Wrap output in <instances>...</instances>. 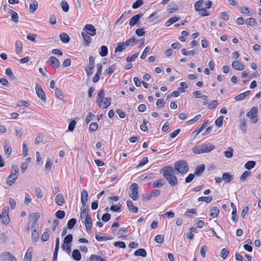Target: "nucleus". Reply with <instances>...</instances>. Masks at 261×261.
I'll list each match as a JSON object with an SVG mask.
<instances>
[{
  "mask_svg": "<svg viewBox=\"0 0 261 261\" xmlns=\"http://www.w3.org/2000/svg\"><path fill=\"white\" fill-rule=\"evenodd\" d=\"M56 203L60 206L63 205L65 203L64 196L62 194H58L55 197V199Z\"/></svg>",
  "mask_w": 261,
  "mask_h": 261,
  "instance_id": "a211bd4d",
  "label": "nucleus"
},
{
  "mask_svg": "<svg viewBox=\"0 0 261 261\" xmlns=\"http://www.w3.org/2000/svg\"><path fill=\"white\" fill-rule=\"evenodd\" d=\"M0 261H16V258L8 252H4L0 255Z\"/></svg>",
  "mask_w": 261,
  "mask_h": 261,
  "instance_id": "9d476101",
  "label": "nucleus"
},
{
  "mask_svg": "<svg viewBox=\"0 0 261 261\" xmlns=\"http://www.w3.org/2000/svg\"><path fill=\"white\" fill-rule=\"evenodd\" d=\"M91 259L94 261H105L103 258L95 254L91 255Z\"/></svg>",
  "mask_w": 261,
  "mask_h": 261,
  "instance_id": "774afa93",
  "label": "nucleus"
},
{
  "mask_svg": "<svg viewBox=\"0 0 261 261\" xmlns=\"http://www.w3.org/2000/svg\"><path fill=\"white\" fill-rule=\"evenodd\" d=\"M48 62L55 68H58L59 67L60 62L55 57H50L48 59Z\"/></svg>",
  "mask_w": 261,
  "mask_h": 261,
  "instance_id": "dca6fc26",
  "label": "nucleus"
},
{
  "mask_svg": "<svg viewBox=\"0 0 261 261\" xmlns=\"http://www.w3.org/2000/svg\"><path fill=\"white\" fill-rule=\"evenodd\" d=\"M213 200V198L211 196L208 197H203L201 196L198 198V201L199 202L203 201L207 203H210Z\"/></svg>",
  "mask_w": 261,
  "mask_h": 261,
  "instance_id": "a19ab883",
  "label": "nucleus"
},
{
  "mask_svg": "<svg viewBox=\"0 0 261 261\" xmlns=\"http://www.w3.org/2000/svg\"><path fill=\"white\" fill-rule=\"evenodd\" d=\"M4 151L5 154L9 157L12 153V148L11 146L7 143L4 145Z\"/></svg>",
  "mask_w": 261,
  "mask_h": 261,
  "instance_id": "4c0bfd02",
  "label": "nucleus"
},
{
  "mask_svg": "<svg viewBox=\"0 0 261 261\" xmlns=\"http://www.w3.org/2000/svg\"><path fill=\"white\" fill-rule=\"evenodd\" d=\"M98 125L96 122H92L89 125V130L91 132L95 131L98 128Z\"/></svg>",
  "mask_w": 261,
  "mask_h": 261,
  "instance_id": "e2e57ef3",
  "label": "nucleus"
},
{
  "mask_svg": "<svg viewBox=\"0 0 261 261\" xmlns=\"http://www.w3.org/2000/svg\"><path fill=\"white\" fill-rule=\"evenodd\" d=\"M33 252V249L32 247H29L25 254L23 261H31L32 256Z\"/></svg>",
  "mask_w": 261,
  "mask_h": 261,
  "instance_id": "412c9836",
  "label": "nucleus"
},
{
  "mask_svg": "<svg viewBox=\"0 0 261 261\" xmlns=\"http://www.w3.org/2000/svg\"><path fill=\"white\" fill-rule=\"evenodd\" d=\"M219 18L224 20H228L229 18V14L227 12H222L220 13Z\"/></svg>",
  "mask_w": 261,
  "mask_h": 261,
  "instance_id": "8fccbe9b",
  "label": "nucleus"
},
{
  "mask_svg": "<svg viewBox=\"0 0 261 261\" xmlns=\"http://www.w3.org/2000/svg\"><path fill=\"white\" fill-rule=\"evenodd\" d=\"M108 48L105 45H102L100 48V51L99 52V55L101 57H105L108 55Z\"/></svg>",
  "mask_w": 261,
  "mask_h": 261,
  "instance_id": "49530a36",
  "label": "nucleus"
},
{
  "mask_svg": "<svg viewBox=\"0 0 261 261\" xmlns=\"http://www.w3.org/2000/svg\"><path fill=\"white\" fill-rule=\"evenodd\" d=\"M208 120H205L202 125L198 129H196L195 131L193 132V134H195V136L198 135L205 127L206 125L208 123Z\"/></svg>",
  "mask_w": 261,
  "mask_h": 261,
  "instance_id": "72a5a7b5",
  "label": "nucleus"
},
{
  "mask_svg": "<svg viewBox=\"0 0 261 261\" xmlns=\"http://www.w3.org/2000/svg\"><path fill=\"white\" fill-rule=\"evenodd\" d=\"M231 66L232 68L237 70H243L245 68L244 65L238 61H233Z\"/></svg>",
  "mask_w": 261,
  "mask_h": 261,
  "instance_id": "aec40b11",
  "label": "nucleus"
},
{
  "mask_svg": "<svg viewBox=\"0 0 261 261\" xmlns=\"http://www.w3.org/2000/svg\"><path fill=\"white\" fill-rule=\"evenodd\" d=\"M229 253V251L226 248H223L221 250L220 256L223 259H225Z\"/></svg>",
  "mask_w": 261,
  "mask_h": 261,
  "instance_id": "13d9d810",
  "label": "nucleus"
},
{
  "mask_svg": "<svg viewBox=\"0 0 261 261\" xmlns=\"http://www.w3.org/2000/svg\"><path fill=\"white\" fill-rule=\"evenodd\" d=\"M250 93V91H246V92L241 93L240 94H238L234 97V99L236 100H241L242 99H244L246 97H247L248 95H249Z\"/></svg>",
  "mask_w": 261,
  "mask_h": 261,
  "instance_id": "393cba45",
  "label": "nucleus"
},
{
  "mask_svg": "<svg viewBox=\"0 0 261 261\" xmlns=\"http://www.w3.org/2000/svg\"><path fill=\"white\" fill-rule=\"evenodd\" d=\"M15 50L17 54H19L22 51V44L19 40L15 42Z\"/></svg>",
  "mask_w": 261,
  "mask_h": 261,
  "instance_id": "473e14b6",
  "label": "nucleus"
},
{
  "mask_svg": "<svg viewBox=\"0 0 261 261\" xmlns=\"http://www.w3.org/2000/svg\"><path fill=\"white\" fill-rule=\"evenodd\" d=\"M245 23L247 25L254 27L257 24V22L255 20V19L254 18L250 17L249 18H247L246 21Z\"/></svg>",
  "mask_w": 261,
  "mask_h": 261,
  "instance_id": "e433bc0d",
  "label": "nucleus"
},
{
  "mask_svg": "<svg viewBox=\"0 0 261 261\" xmlns=\"http://www.w3.org/2000/svg\"><path fill=\"white\" fill-rule=\"evenodd\" d=\"M39 217L40 215L38 213H34L30 215V219L33 221L34 224L37 222Z\"/></svg>",
  "mask_w": 261,
  "mask_h": 261,
  "instance_id": "58836bf2",
  "label": "nucleus"
},
{
  "mask_svg": "<svg viewBox=\"0 0 261 261\" xmlns=\"http://www.w3.org/2000/svg\"><path fill=\"white\" fill-rule=\"evenodd\" d=\"M205 166L203 164L197 166L195 169V174L197 175H201L203 172Z\"/></svg>",
  "mask_w": 261,
  "mask_h": 261,
  "instance_id": "f704fd0d",
  "label": "nucleus"
},
{
  "mask_svg": "<svg viewBox=\"0 0 261 261\" xmlns=\"http://www.w3.org/2000/svg\"><path fill=\"white\" fill-rule=\"evenodd\" d=\"M224 153L225 157L228 158H231L233 155V149L229 147L227 151H224Z\"/></svg>",
  "mask_w": 261,
  "mask_h": 261,
  "instance_id": "de8ad7c7",
  "label": "nucleus"
},
{
  "mask_svg": "<svg viewBox=\"0 0 261 261\" xmlns=\"http://www.w3.org/2000/svg\"><path fill=\"white\" fill-rule=\"evenodd\" d=\"M9 13L11 15V20L17 22L18 21V14L12 10H9Z\"/></svg>",
  "mask_w": 261,
  "mask_h": 261,
  "instance_id": "c9c22d12",
  "label": "nucleus"
},
{
  "mask_svg": "<svg viewBox=\"0 0 261 261\" xmlns=\"http://www.w3.org/2000/svg\"><path fill=\"white\" fill-rule=\"evenodd\" d=\"M72 241V234H68L66 236L64 239V243L62 245V247L63 249H65V244L71 243Z\"/></svg>",
  "mask_w": 261,
  "mask_h": 261,
  "instance_id": "7c9ffc66",
  "label": "nucleus"
},
{
  "mask_svg": "<svg viewBox=\"0 0 261 261\" xmlns=\"http://www.w3.org/2000/svg\"><path fill=\"white\" fill-rule=\"evenodd\" d=\"M82 222L84 223L87 229V232L89 233H90L91 230V228L92 225L91 217H88L87 219L84 220V222Z\"/></svg>",
  "mask_w": 261,
  "mask_h": 261,
  "instance_id": "4be33fe9",
  "label": "nucleus"
},
{
  "mask_svg": "<svg viewBox=\"0 0 261 261\" xmlns=\"http://www.w3.org/2000/svg\"><path fill=\"white\" fill-rule=\"evenodd\" d=\"M28 149L27 142L24 141L22 144V155L24 156H26L28 155Z\"/></svg>",
  "mask_w": 261,
  "mask_h": 261,
  "instance_id": "5fc2aeb1",
  "label": "nucleus"
},
{
  "mask_svg": "<svg viewBox=\"0 0 261 261\" xmlns=\"http://www.w3.org/2000/svg\"><path fill=\"white\" fill-rule=\"evenodd\" d=\"M223 116H219L215 121V124L218 127H221L223 125Z\"/></svg>",
  "mask_w": 261,
  "mask_h": 261,
  "instance_id": "3c124183",
  "label": "nucleus"
},
{
  "mask_svg": "<svg viewBox=\"0 0 261 261\" xmlns=\"http://www.w3.org/2000/svg\"><path fill=\"white\" fill-rule=\"evenodd\" d=\"M12 171L6 180L7 185L9 186H12L15 183L19 175V169L16 165H12Z\"/></svg>",
  "mask_w": 261,
  "mask_h": 261,
  "instance_id": "39448f33",
  "label": "nucleus"
},
{
  "mask_svg": "<svg viewBox=\"0 0 261 261\" xmlns=\"http://www.w3.org/2000/svg\"><path fill=\"white\" fill-rule=\"evenodd\" d=\"M142 14H138L134 16L130 20L129 24L132 27L137 23L140 18L142 16Z\"/></svg>",
  "mask_w": 261,
  "mask_h": 261,
  "instance_id": "f3484780",
  "label": "nucleus"
},
{
  "mask_svg": "<svg viewBox=\"0 0 261 261\" xmlns=\"http://www.w3.org/2000/svg\"><path fill=\"white\" fill-rule=\"evenodd\" d=\"M81 35L84 39L85 45L86 46H89V44L92 41V39L90 37V36H91L89 35V34H87V33H86L85 32H82L81 33Z\"/></svg>",
  "mask_w": 261,
  "mask_h": 261,
  "instance_id": "6ab92c4d",
  "label": "nucleus"
},
{
  "mask_svg": "<svg viewBox=\"0 0 261 261\" xmlns=\"http://www.w3.org/2000/svg\"><path fill=\"white\" fill-rule=\"evenodd\" d=\"M126 204H127V208L129 211H131L134 213H137L138 212L137 207L134 206L133 204V202L131 201H130V200L127 201Z\"/></svg>",
  "mask_w": 261,
  "mask_h": 261,
  "instance_id": "bb28decb",
  "label": "nucleus"
},
{
  "mask_svg": "<svg viewBox=\"0 0 261 261\" xmlns=\"http://www.w3.org/2000/svg\"><path fill=\"white\" fill-rule=\"evenodd\" d=\"M257 108L254 107L247 113V116L250 119L251 122L255 123L257 122Z\"/></svg>",
  "mask_w": 261,
  "mask_h": 261,
  "instance_id": "1a4fd4ad",
  "label": "nucleus"
},
{
  "mask_svg": "<svg viewBox=\"0 0 261 261\" xmlns=\"http://www.w3.org/2000/svg\"><path fill=\"white\" fill-rule=\"evenodd\" d=\"M179 19H180L179 17H178V16H175L172 17L170 18V19H169L168 20H167L165 22V25L167 27H169L170 25H171L173 23L178 21Z\"/></svg>",
  "mask_w": 261,
  "mask_h": 261,
  "instance_id": "cd10ccee",
  "label": "nucleus"
},
{
  "mask_svg": "<svg viewBox=\"0 0 261 261\" xmlns=\"http://www.w3.org/2000/svg\"><path fill=\"white\" fill-rule=\"evenodd\" d=\"M14 131L16 136L18 138H20L23 135L22 129L20 126H16Z\"/></svg>",
  "mask_w": 261,
  "mask_h": 261,
  "instance_id": "79ce46f5",
  "label": "nucleus"
},
{
  "mask_svg": "<svg viewBox=\"0 0 261 261\" xmlns=\"http://www.w3.org/2000/svg\"><path fill=\"white\" fill-rule=\"evenodd\" d=\"M65 216V213L63 211L58 210L56 213V216L59 219H63Z\"/></svg>",
  "mask_w": 261,
  "mask_h": 261,
  "instance_id": "052dcab7",
  "label": "nucleus"
},
{
  "mask_svg": "<svg viewBox=\"0 0 261 261\" xmlns=\"http://www.w3.org/2000/svg\"><path fill=\"white\" fill-rule=\"evenodd\" d=\"M94 67V65L88 64L87 68L85 69V71L88 75H90L93 73V69Z\"/></svg>",
  "mask_w": 261,
  "mask_h": 261,
  "instance_id": "09e8293b",
  "label": "nucleus"
},
{
  "mask_svg": "<svg viewBox=\"0 0 261 261\" xmlns=\"http://www.w3.org/2000/svg\"><path fill=\"white\" fill-rule=\"evenodd\" d=\"M134 255L136 256H141L145 257L147 255V253L144 249H138L134 252Z\"/></svg>",
  "mask_w": 261,
  "mask_h": 261,
  "instance_id": "2f4dec72",
  "label": "nucleus"
},
{
  "mask_svg": "<svg viewBox=\"0 0 261 261\" xmlns=\"http://www.w3.org/2000/svg\"><path fill=\"white\" fill-rule=\"evenodd\" d=\"M218 105V101L217 100H213L208 104V108L210 109H215Z\"/></svg>",
  "mask_w": 261,
  "mask_h": 261,
  "instance_id": "0e129e2a",
  "label": "nucleus"
},
{
  "mask_svg": "<svg viewBox=\"0 0 261 261\" xmlns=\"http://www.w3.org/2000/svg\"><path fill=\"white\" fill-rule=\"evenodd\" d=\"M30 104L27 101L21 100L17 103V106L18 107H29Z\"/></svg>",
  "mask_w": 261,
  "mask_h": 261,
  "instance_id": "4d7b16f0",
  "label": "nucleus"
},
{
  "mask_svg": "<svg viewBox=\"0 0 261 261\" xmlns=\"http://www.w3.org/2000/svg\"><path fill=\"white\" fill-rule=\"evenodd\" d=\"M137 42V40L135 37H132L125 42H119L117 44V46L115 49V53L121 52L127 49L129 46L134 45Z\"/></svg>",
  "mask_w": 261,
  "mask_h": 261,
  "instance_id": "f03ea898",
  "label": "nucleus"
},
{
  "mask_svg": "<svg viewBox=\"0 0 261 261\" xmlns=\"http://www.w3.org/2000/svg\"><path fill=\"white\" fill-rule=\"evenodd\" d=\"M97 72L93 79V82L94 83H96L99 80V77L101 74L102 66L101 64H98L97 65Z\"/></svg>",
  "mask_w": 261,
  "mask_h": 261,
  "instance_id": "2eb2a0df",
  "label": "nucleus"
},
{
  "mask_svg": "<svg viewBox=\"0 0 261 261\" xmlns=\"http://www.w3.org/2000/svg\"><path fill=\"white\" fill-rule=\"evenodd\" d=\"M61 5L62 6V8L63 9V10L66 12L68 11L69 10V5L68 4V3L65 2V1H62L61 2Z\"/></svg>",
  "mask_w": 261,
  "mask_h": 261,
  "instance_id": "69168bd1",
  "label": "nucleus"
},
{
  "mask_svg": "<svg viewBox=\"0 0 261 261\" xmlns=\"http://www.w3.org/2000/svg\"><path fill=\"white\" fill-rule=\"evenodd\" d=\"M256 163L255 161H250L247 162L245 165V168L248 170H251L255 165Z\"/></svg>",
  "mask_w": 261,
  "mask_h": 261,
  "instance_id": "37998d69",
  "label": "nucleus"
},
{
  "mask_svg": "<svg viewBox=\"0 0 261 261\" xmlns=\"http://www.w3.org/2000/svg\"><path fill=\"white\" fill-rule=\"evenodd\" d=\"M181 53L183 55L185 56H188L190 55L193 56L196 54V51L195 49H192L190 51H187V50L185 48H183L181 49Z\"/></svg>",
  "mask_w": 261,
  "mask_h": 261,
  "instance_id": "a18cd8bd",
  "label": "nucleus"
},
{
  "mask_svg": "<svg viewBox=\"0 0 261 261\" xmlns=\"http://www.w3.org/2000/svg\"><path fill=\"white\" fill-rule=\"evenodd\" d=\"M88 212L89 210L87 206L83 207V208L81 209L80 217L82 222H84V220L90 217V216L88 214Z\"/></svg>",
  "mask_w": 261,
  "mask_h": 261,
  "instance_id": "f8f14e48",
  "label": "nucleus"
},
{
  "mask_svg": "<svg viewBox=\"0 0 261 261\" xmlns=\"http://www.w3.org/2000/svg\"><path fill=\"white\" fill-rule=\"evenodd\" d=\"M72 257L76 261L80 260L81 258V254L80 251L77 249L73 250L72 254Z\"/></svg>",
  "mask_w": 261,
  "mask_h": 261,
  "instance_id": "c85d7f7f",
  "label": "nucleus"
},
{
  "mask_svg": "<svg viewBox=\"0 0 261 261\" xmlns=\"http://www.w3.org/2000/svg\"><path fill=\"white\" fill-rule=\"evenodd\" d=\"M38 7V2L35 0H31L30 2V11L31 13H34L37 9Z\"/></svg>",
  "mask_w": 261,
  "mask_h": 261,
  "instance_id": "5701e85b",
  "label": "nucleus"
},
{
  "mask_svg": "<svg viewBox=\"0 0 261 261\" xmlns=\"http://www.w3.org/2000/svg\"><path fill=\"white\" fill-rule=\"evenodd\" d=\"M83 32L89 34L91 36H94L96 34V30L95 27L91 24H86L83 28Z\"/></svg>",
  "mask_w": 261,
  "mask_h": 261,
  "instance_id": "9b49d317",
  "label": "nucleus"
},
{
  "mask_svg": "<svg viewBox=\"0 0 261 261\" xmlns=\"http://www.w3.org/2000/svg\"><path fill=\"white\" fill-rule=\"evenodd\" d=\"M61 40L64 43H68L69 41V36L65 33H62L60 35Z\"/></svg>",
  "mask_w": 261,
  "mask_h": 261,
  "instance_id": "ea45409f",
  "label": "nucleus"
},
{
  "mask_svg": "<svg viewBox=\"0 0 261 261\" xmlns=\"http://www.w3.org/2000/svg\"><path fill=\"white\" fill-rule=\"evenodd\" d=\"M210 216L213 218L216 217L219 214V210L216 206H213L210 210Z\"/></svg>",
  "mask_w": 261,
  "mask_h": 261,
  "instance_id": "a878e982",
  "label": "nucleus"
},
{
  "mask_svg": "<svg viewBox=\"0 0 261 261\" xmlns=\"http://www.w3.org/2000/svg\"><path fill=\"white\" fill-rule=\"evenodd\" d=\"M154 241L158 243L162 244L164 241V236L162 234H158L155 237Z\"/></svg>",
  "mask_w": 261,
  "mask_h": 261,
  "instance_id": "6e6d98bb",
  "label": "nucleus"
},
{
  "mask_svg": "<svg viewBox=\"0 0 261 261\" xmlns=\"http://www.w3.org/2000/svg\"><path fill=\"white\" fill-rule=\"evenodd\" d=\"M202 4L203 2L201 1L197 2L194 5L195 10L196 11H199L201 9Z\"/></svg>",
  "mask_w": 261,
  "mask_h": 261,
  "instance_id": "338daca9",
  "label": "nucleus"
},
{
  "mask_svg": "<svg viewBox=\"0 0 261 261\" xmlns=\"http://www.w3.org/2000/svg\"><path fill=\"white\" fill-rule=\"evenodd\" d=\"M192 151L194 153L196 154L203 153L201 145L200 146H195L192 149Z\"/></svg>",
  "mask_w": 261,
  "mask_h": 261,
  "instance_id": "603ef678",
  "label": "nucleus"
},
{
  "mask_svg": "<svg viewBox=\"0 0 261 261\" xmlns=\"http://www.w3.org/2000/svg\"><path fill=\"white\" fill-rule=\"evenodd\" d=\"M164 185V181L163 179H159L155 181L152 184L153 188H160Z\"/></svg>",
  "mask_w": 261,
  "mask_h": 261,
  "instance_id": "c03bdc74",
  "label": "nucleus"
},
{
  "mask_svg": "<svg viewBox=\"0 0 261 261\" xmlns=\"http://www.w3.org/2000/svg\"><path fill=\"white\" fill-rule=\"evenodd\" d=\"M114 246L120 248H125L126 247L125 243L122 241H118L115 242Z\"/></svg>",
  "mask_w": 261,
  "mask_h": 261,
  "instance_id": "680f3d73",
  "label": "nucleus"
},
{
  "mask_svg": "<svg viewBox=\"0 0 261 261\" xmlns=\"http://www.w3.org/2000/svg\"><path fill=\"white\" fill-rule=\"evenodd\" d=\"M35 91L38 98H39L42 101L45 102L46 99L45 93L41 86L38 83L36 84Z\"/></svg>",
  "mask_w": 261,
  "mask_h": 261,
  "instance_id": "6e6552de",
  "label": "nucleus"
},
{
  "mask_svg": "<svg viewBox=\"0 0 261 261\" xmlns=\"http://www.w3.org/2000/svg\"><path fill=\"white\" fill-rule=\"evenodd\" d=\"M130 192L129 193V196L131 197L134 200H137L138 199V186L136 183L132 184L130 187Z\"/></svg>",
  "mask_w": 261,
  "mask_h": 261,
  "instance_id": "0eeeda50",
  "label": "nucleus"
},
{
  "mask_svg": "<svg viewBox=\"0 0 261 261\" xmlns=\"http://www.w3.org/2000/svg\"><path fill=\"white\" fill-rule=\"evenodd\" d=\"M174 170L177 171L182 175L186 174L189 171L188 163L184 160H180L175 162L174 165Z\"/></svg>",
  "mask_w": 261,
  "mask_h": 261,
  "instance_id": "20e7f679",
  "label": "nucleus"
},
{
  "mask_svg": "<svg viewBox=\"0 0 261 261\" xmlns=\"http://www.w3.org/2000/svg\"><path fill=\"white\" fill-rule=\"evenodd\" d=\"M88 194L86 190H83L81 193V202L83 207L87 206Z\"/></svg>",
  "mask_w": 261,
  "mask_h": 261,
  "instance_id": "4468645a",
  "label": "nucleus"
},
{
  "mask_svg": "<svg viewBox=\"0 0 261 261\" xmlns=\"http://www.w3.org/2000/svg\"><path fill=\"white\" fill-rule=\"evenodd\" d=\"M104 101L103 108L106 109L111 105V98L109 97H105V91L103 90H101L98 93L96 102L99 107L101 108L102 106V101Z\"/></svg>",
  "mask_w": 261,
  "mask_h": 261,
  "instance_id": "7ed1b4c3",
  "label": "nucleus"
},
{
  "mask_svg": "<svg viewBox=\"0 0 261 261\" xmlns=\"http://www.w3.org/2000/svg\"><path fill=\"white\" fill-rule=\"evenodd\" d=\"M201 147L203 153L210 152L215 148V146L210 143L202 144Z\"/></svg>",
  "mask_w": 261,
  "mask_h": 261,
  "instance_id": "ddd939ff",
  "label": "nucleus"
},
{
  "mask_svg": "<svg viewBox=\"0 0 261 261\" xmlns=\"http://www.w3.org/2000/svg\"><path fill=\"white\" fill-rule=\"evenodd\" d=\"M160 172L163 174V177L171 186L174 187L178 185V179L174 174V170L172 167L164 166L160 169Z\"/></svg>",
  "mask_w": 261,
  "mask_h": 261,
  "instance_id": "f257e3e1",
  "label": "nucleus"
},
{
  "mask_svg": "<svg viewBox=\"0 0 261 261\" xmlns=\"http://www.w3.org/2000/svg\"><path fill=\"white\" fill-rule=\"evenodd\" d=\"M143 4V2L142 0H137L133 3L132 7L133 9H137L141 7Z\"/></svg>",
  "mask_w": 261,
  "mask_h": 261,
  "instance_id": "bf43d9fd",
  "label": "nucleus"
},
{
  "mask_svg": "<svg viewBox=\"0 0 261 261\" xmlns=\"http://www.w3.org/2000/svg\"><path fill=\"white\" fill-rule=\"evenodd\" d=\"M9 207L6 206L4 207L2 214L0 215V219L1 222L5 224H8L10 222V218L9 216Z\"/></svg>",
  "mask_w": 261,
  "mask_h": 261,
  "instance_id": "423d86ee",
  "label": "nucleus"
},
{
  "mask_svg": "<svg viewBox=\"0 0 261 261\" xmlns=\"http://www.w3.org/2000/svg\"><path fill=\"white\" fill-rule=\"evenodd\" d=\"M222 179L225 182L229 183L233 179V176L229 172H225L222 175Z\"/></svg>",
  "mask_w": 261,
  "mask_h": 261,
  "instance_id": "b1692460",
  "label": "nucleus"
},
{
  "mask_svg": "<svg viewBox=\"0 0 261 261\" xmlns=\"http://www.w3.org/2000/svg\"><path fill=\"white\" fill-rule=\"evenodd\" d=\"M76 220L75 218L70 219L67 223V227L69 229H72L75 224Z\"/></svg>",
  "mask_w": 261,
  "mask_h": 261,
  "instance_id": "864d4df0",
  "label": "nucleus"
},
{
  "mask_svg": "<svg viewBox=\"0 0 261 261\" xmlns=\"http://www.w3.org/2000/svg\"><path fill=\"white\" fill-rule=\"evenodd\" d=\"M55 95L57 98L61 100H64V95L61 89L59 88H56L55 89Z\"/></svg>",
  "mask_w": 261,
  "mask_h": 261,
  "instance_id": "c756f323",
  "label": "nucleus"
}]
</instances>
